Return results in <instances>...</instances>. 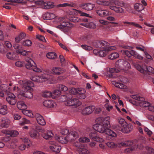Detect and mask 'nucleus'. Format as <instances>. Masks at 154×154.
<instances>
[{"label":"nucleus","mask_w":154,"mask_h":154,"mask_svg":"<svg viewBox=\"0 0 154 154\" xmlns=\"http://www.w3.org/2000/svg\"><path fill=\"white\" fill-rule=\"evenodd\" d=\"M94 129L101 134L105 133L112 137H116L115 132L111 130L110 124V118L109 116L105 117H99L95 120V124L93 126Z\"/></svg>","instance_id":"f257e3e1"},{"label":"nucleus","mask_w":154,"mask_h":154,"mask_svg":"<svg viewBox=\"0 0 154 154\" xmlns=\"http://www.w3.org/2000/svg\"><path fill=\"white\" fill-rule=\"evenodd\" d=\"M63 17L57 18L54 19V24H58L56 27L65 33L67 34L69 31V28L74 27L72 23L64 20Z\"/></svg>","instance_id":"f03ea898"},{"label":"nucleus","mask_w":154,"mask_h":154,"mask_svg":"<svg viewBox=\"0 0 154 154\" xmlns=\"http://www.w3.org/2000/svg\"><path fill=\"white\" fill-rule=\"evenodd\" d=\"M115 66L121 69H128L131 67L130 63L123 59H120L115 63Z\"/></svg>","instance_id":"7ed1b4c3"},{"label":"nucleus","mask_w":154,"mask_h":154,"mask_svg":"<svg viewBox=\"0 0 154 154\" xmlns=\"http://www.w3.org/2000/svg\"><path fill=\"white\" fill-rule=\"evenodd\" d=\"M13 90L14 92L20 95L28 98H31L33 97V94L31 92L27 91L25 92L21 90L17 86H15L13 88Z\"/></svg>","instance_id":"20e7f679"},{"label":"nucleus","mask_w":154,"mask_h":154,"mask_svg":"<svg viewBox=\"0 0 154 154\" xmlns=\"http://www.w3.org/2000/svg\"><path fill=\"white\" fill-rule=\"evenodd\" d=\"M127 82V79L124 77H122L120 80L114 81L112 82V84L116 87L119 88L124 89L126 88V86L125 84Z\"/></svg>","instance_id":"39448f33"},{"label":"nucleus","mask_w":154,"mask_h":154,"mask_svg":"<svg viewBox=\"0 0 154 154\" xmlns=\"http://www.w3.org/2000/svg\"><path fill=\"white\" fill-rule=\"evenodd\" d=\"M66 105L69 106H73L77 107L80 106L81 103L79 99L74 98L68 99L65 102Z\"/></svg>","instance_id":"423d86ee"},{"label":"nucleus","mask_w":154,"mask_h":154,"mask_svg":"<svg viewBox=\"0 0 154 154\" xmlns=\"http://www.w3.org/2000/svg\"><path fill=\"white\" fill-rule=\"evenodd\" d=\"M18 82L22 86L23 88L27 90H31L32 89V88L34 87V84L31 81L20 80Z\"/></svg>","instance_id":"0eeeda50"},{"label":"nucleus","mask_w":154,"mask_h":154,"mask_svg":"<svg viewBox=\"0 0 154 154\" xmlns=\"http://www.w3.org/2000/svg\"><path fill=\"white\" fill-rule=\"evenodd\" d=\"M135 66L139 71L144 74L143 77L144 78H145L146 77L147 70L151 73L154 74V69L151 67H149L148 68H146V67L144 68H143L139 65H136Z\"/></svg>","instance_id":"6e6552de"},{"label":"nucleus","mask_w":154,"mask_h":154,"mask_svg":"<svg viewBox=\"0 0 154 154\" xmlns=\"http://www.w3.org/2000/svg\"><path fill=\"white\" fill-rule=\"evenodd\" d=\"M116 128L124 133H128L132 130L133 126L131 124H128L127 123L122 128H120L118 125H116Z\"/></svg>","instance_id":"1a4fd4ad"},{"label":"nucleus","mask_w":154,"mask_h":154,"mask_svg":"<svg viewBox=\"0 0 154 154\" xmlns=\"http://www.w3.org/2000/svg\"><path fill=\"white\" fill-rule=\"evenodd\" d=\"M15 96L13 93L9 92L8 94L6 100L7 102L10 105H14L17 102Z\"/></svg>","instance_id":"9d476101"},{"label":"nucleus","mask_w":154,"mask_h":154,"mask_svg":"<svg viewBox=\"0 0 154 154\" xmlns=\"http://www.w3.org/2000/svg\"><path fill=\"white\" fill-rule=\"evenodd\" d=\"M95 107L94 106H89L85 107L82 111L81 113L84 115H88L94 111Z\"/></svg>","instance_id":"9b49d317"},{"label":"nucleus","mask_w":154,"mask_h":154,"mask_svg":"<svg viewBox=\"0 0 154 154\" xmlns=\"http://www.w3.org/2000/svg\"><path fill=\"white\" fill-rule=\"evenodd\" d=\"M10 123V121L6 117L2 118L1 120L0 128H8Z\"/></svg>","instance_id":"f8f14e48"},{"label":"nucleus","mask_w":154,"mask_h":154,"mask_svg":"<svg viewBox=\"0 0 154 154\" xmlns=\"http://www.w3.org/2000/svg\"><path fill=\"white\" fill-rule=\"evenodd\" d=\"M35 118L37 122L39 125L42 126L45 125L46 122L43 117L40 114L36 113L35 115Z\"/></svg>","instance_id":"ddd939ff"},{"label":"nucleus","mask_w":154,"mask_h":154,"mask_svg":"<svg viewBox=\"0 0 154 154\" xmlns=\"http://www.w3.org/2000/svg\"><path fill=\"white\" fill-rule=\"evenodd\" d=\"M81 7L83 9L89 11L93 9L95 7V5L90 3H87L81 4Z\"/></svg>","instance_id":"4468645a"},{"label":"nucleus","mask_w":154,"mask_h":154,"mask_svg":"<svg viewBox=\"0 0 154 154\" xmlns=\"http://www.w3.org/2000/svg\"><path fill=\"white\" fill-rule=\"evenodd\" d=\"M108 43L104 41H99L96 42V47L100 48L106 49L108 46Z\"/></svg>","instance_id":"2eb2a0df"},{"label":"nucleus","mask_w":154,"mask_h":154,"mask_svg":"<svg viewBox=\"0 0 154 154\" xmlns=\"http://www.w3.org/2000/svg\"><path fill=\"white\" fill-rule=\"evenodd\" d=\"M39 77L40 83H41L46 81L48 79H50L51 76L48 74L44 73L39 75Z\"/></svg>","instance_id":"dca6fc26"},{"label":"nucleus","mask_w":154,"mask_h":154,"mask_svg":"<svg viewBox=\"0 0 154 154\" xmlns=\"http://www.w3.org/2000/svg\"><path fill=\"white\" fill-rule=\"evenodd\" d=\"M44 106L47 107L52 108L56 105L54 101L51 100H46L43 103Z\"/></svg>","instance_id":"f3484780"},{"label":"nucleus","mask_w":154,"mask_h":154,"mask_svg":"<svg viewBox=\"0 0 154 154\" xmlns=\"http://www.w3.org/2000/svg\"><path fill=\"white\" fill-rule=\"evenodd\" d=\"M109 8L112 10L114 11L117 13H124V10L121 7H117L113 5L109 4Z\"/></svg>","instance_id":"a211bd4d"},{"label":"nucleus","mask_w":154,"mask_h":154,"mask_svg":"<svg viewBox=\"0 0 154 154\" xmlns=\"http://www.w3.org/2000/svg\"><path fill=\"white\" fill-rule=\"evenodd\" d=\"M76 6V4L72 2H70L68 3H64L60 4L57 5V7H75Z\"/></svg>","instance_id":"6ab92c4d"},{"label":"nucleus","mask_w":154,"mask_h":154,"mask_svg":"<svg viewBox=\"0 0 154 154\" xmlns=\"http://www.w3.org/2000/svg\"><path fill=\"white\" fill-rule=\"evenodd\" d=\"M17 106L18 109L23 111L27 108V106L25 104L23 101H19L17 103Z\"/></svg>","instance_id":"aec40b11"},{"label":"nucleus","mask_w":154,"mask_h":154,"mask_svg":"<svg viewBox=\"0 0 154 154\" xmlns=\"http://www.w3.org/2000/svg\"><path fill=\"white\" fill-rule=\"evenodd\" d=\"M52 71L54 75H59L63 72L62 68L60 67H54Z\"/></svg>","instance_id":"412c9836"},{"label":"nucleus","mask_w":154,"mask_h":154,"mask_svg":"<svg viewBox=\"0 0 154 154\" xmlns=\"http://www.w3.org/2000/svg\"><path fill=\"white\" fill-rule=\"evenodd\" d=\"M29 134L30 137L33 139H36L39 136L38 132L34 129H32L30 131Z\"/></svg>","instance_id":"4be33fe9"},{"label":"nucleus","mask_w":154,"mask_h":154,"mask_svg":"<svg viewBox=\"0 0 154 154\" xmlns=\"http://www.w3.org/2000/svg\"><path fill=\"white\" fill-rule=\"evenodd\" d=\"M26 61L27 63L25 65V67L27 69H32L34 67V65H33L32 63H33L35 64L34 62L31 59L29 60H26Z\"/></svg>","instance_id":"5701e85b"},{"label":"nucleus","mask_w":154,"mask_h":154,"mask_svg":"<svg viewBox=\"0 0 154 154\" xmlns=\"http://www.w3.org/2000/svg\"><path fill=\"white\" fill-rule=\"evenodd\" d=\"M130 53L131 56H132L135 58L140 60H142L143 59V57L138 54L134 50H131L130 51Z\"/></svg>","instance_id":"b1692460"},{"label":"nucleus","mask_w":154,"mask_h":154,"mask_svg":"<svg viewBox=\"0 0 154 154\" xmlns=\"http://www.w3.org/2000/svg\"><path fill=\"white\" fill-rule=\"evenodd\" d=\"M96 12L98 15L101 17L106 16L109 14V12L107 11L98 10L96 11Z\"/></svg>","instance_id":"393cba45"},{"label":"nucleus","mask_w":154,"mask_h":154,"mask_svg":"<svg viewBox=\"0 0 154 154\" xmlns=\"http://www.w3.org/2000/svg\"><path fill=\"white\" fill-rule=\"evenodd\" d=\"M26 34L23 32L20 33L15 38V41L17 43H19L22 40L25 38Z\"/></svg>","instance_id":"a878e982"},{"label":"nucleus","mask_w":154,"mask_h":154,"mask_svg":"<svg viewBox=\"0 0 154 154\" xmlns=\"http://www.w3.org/2000/svg\"><path fill=\"white\" fill-rule=\"evenodd\" d=\"M43 5L45 9H50L53 8L54 6V3L51 2H46L43 3Z\"/></svg>","instance_id":"bb28decb"},{"label":"nucleus","mask_w":154,"mask_h":154,"mask_svg":"<svg viewBox=\"0 0 154 154\" xmlns=\"http://www.w3.org/2000/svg\"><path fill=\"white\" fill-rule=\"evenodd\" d=\"M55 138L59 142L62 144L66 143L68 142L66 137L64 138L62 136L56 135Z\"/></svg>","instance_id":"cd10ccee"},{"label":"nucleus","mask_w":154,"mask_h":154,"mask_svg":"<svg viewBox=\"0 0 154 154\" xmlns=\"http://www.w3.org/2000/svg\"><path fill=\"white\" fill-rule=\"evenodd\" d=\"M44 18L46 20H49L54 19L55 17V14L52 13H47L44 15Z\"/></svg>","instance_id":"c85d7f7f"},{"label":"nucleus","mask_w":154,"mask_h":154,"mask_svg":"<svg viewBox=\"0 0 154 154\" xmlns=\"http://www.w3.org/2000/svg\"><path fill=\"white\" fill-rule=\"evenodd\" d=\"M50 149L55 152H59L61 149V147L59 145H53L50 146Z\"/></svg>","instance_id":"c756f323"},{"label":"nucleus","mask_w":154,"mask_h":154,"mask_svg":"<svg viewBox=\"0 0 154 154\" xmlns=\"http://www.w3.org/2000/svg\"><path fill=\"white\" fill-rule=\"evenodd\" d=\"M6 57L9 59L14 60L16 58V54L13 52H10L7 54Z\"/></svg>","instance_id":"7c9ffc66"},{"label":"nucleus","mask_w":154,"mask_h":154,"mask_svg":"<svg viewBox=\"0 0 154 154\" xmlns=\"http://www.w3.org/2000/svg\"><path fill=\"white\" fill-rule=\"evenodd\" d=\"M46 57L49 59H54L57 57V55L54 52H49L47 54Z\"/></svg>","instance_id":"2f4dec72"},{"label":"nucleus","mask_w":154,"mask_h":154,"mask_svg":"<svg viewBox=\"0 0 154 154\" xmlns=\"http://www.w3.org/2000/svg\"><path fill=\"white\" fill-rule=\"evenodd\" d=\"M53 135L54 134L53 133L50 131H47L46 133H44L42 135L43 137L45 139H49L53 137Z\"/></svg>","instance_id":"473e14b6"},{"label":"nucleus","mask_w":154,"mask_h":154,"mask_svg":"<svg viewBox=\"0 0 154 154\" xmlns=\"http://www.w3.org/2000/svg\"><path fill=\"white\" fill-rule=\"evenodd\" d=\"M18 132L16 130H10L8 132L7 135H10L12 137H15L17 136L19 134Z\"/></svg>","instance_id":"72a5a7b5"},{"label":"nucleus","mask_w":154,"mask_h":154,"mask_svg":"<svg viewBox=\"0 0 154 154\" xmlns=\"http://www.w3.org/2000/svg\"><path fill=\"white\" fill-rule=\"evenodd\" d=\"M134 9L138 12H140L143 10L144 8L143 5L137 3L134 5Z\"/></svg>","instance_id":"f704fd0d"},{"label":"nucleus","mask_w":154,"mask_h":154,"mask_svg":"<svg viewBox=\"0 0 154 154\" xmlns=\"http://www.w3.org/2000/svg\"><path fill=\"white\" fill-rule=\"evenodd\" d=\"M16 52L18 54H21L23 56H27L29 55V54L31 53V51H28L26 50L21 51L19 50L16 51Z\"/></svg>","instance_id":"c9c22d12"},{"label":"nucleus","mask_w":154,"mask_h":154,"mask_svg":"<svg viewBox=\"0 0 154 154\" xmlns=\"http://www.w3.org/2000/svg\"><path fill=\"white\" fill-rule=\"evenodd\" d=\"M150 104L149 102L145 101L144 99L143 101H140L139 102V106L142 107H148Z\"/></svg>","instance_id":"e433bc0d"},{"label":"nucleus","mask_w":154,"mask_h":154,"mask_svg":"<svg viewBox=\"0 0 154 154\" xmlns=\"http://www.w3.org/2000/svg\"><path fill=\"white\" fill-rule=\"evenodd\" d=\"M72 90L73 91L75 92V93H78L79 94H83L86 92L85 90L81 88H79L77 89L73 88Z\"/></svg>","instance_id":"4c0bfd02"},{"label":"nucleus","mask_w":154,"mask_h":154,"mask_svg":"<svg viewBox=\"0 0 154 154\" xmlns=\"http://www.w3.org/2000/svg\"><path fill=\"white\" fill-rule=\"evenodd\" d=\"M7 113V107L6 105L3 106L0 108V114L5 115Z\"/></svg>","instance_id":"58836bf2"},{"label":"nucleus","mask_w":154,"mask_h":154,"mask_svg":"<svg viewBox=\"0 0 154 154\" xmlns=\"http://www.w3.org/2000/svg\"><path fill=\"white\" fill-rule=\"evenodd\" d=\"M131 97L135 100H137V102H139L140 101H143L144 100V98L137 95H132L131 96Z\"/></svg>","instance_id":"ea45409f"},{"label":"nucleus","mask_w":154,"mask_h":154,"mask_svg":"<svg viewBox=\"0 0 154 154\" xmlns=\"http://www.w3.org/2000/svg\"><path fill=\"white\" fill-rule=\"evenodd\" d=\"M17 145V141L16 139L13 140L10 143L9 148L11 149H14L16 148Z\"/></svg>","instance_id":"a19ab883"},{"label":"nucleus","mask_w":154,"mask_h":154,"mask_svg":"<svg viewBox=\"0 0 154 154\" xmlns=\"http://www.w3.org/2000/svg\"><path fill=\"white\" fill-rule=\"evenodd\" d=\"M52 95V93L47 90L43 91L42 92V96L45 98H49L51 97Z\"/></svg>","instance_id":"79ce46f5"},{"label":"nucleus","mask_w":154,"mask_h":154,"mask_svg":"<svg viewBox=\"0 0 154 154\" xmlns=\"http://www.w3.org/2000/svg\"><path fill=\"white\" fill-rule=\"evenodd\" d=\"M22 112L24 115L29 117H32L33 116V113L30 110L24 109L23 111H22Z\"/></svg>","instance_id":"37998d69"},{"label":"nucleus","mask_w":154,"mask_h":154,"mask_svg":"<svg viewBox=\"0 0 154 154\" xmlns=\"http://www.w3.org/2000/svg\"><path fill=\"white\" fill-rule=\"evenodd\" d=\"M79 153L81 154H87L89 153V151L86 148H79L78 149Z\"/></svg>","instance_id":"c03bdc74"},{"label":"nucleus","mask_w":154,"mask_h":154,"mask_svg":"<svg viewBox=\"0 0 154 154\" xmlns=\"http://www.w3.org/2000/svg\"><path fill=\"white\" fill-rule=\"evenodd\" d=\"M118 120V122L121 127V128H122L127 123L123 118L121 117L119 118Z\"/></svg>","instance_id":"a18cd8bd"},{"label":"nucleus","mask_w":154,"mask_h":154,"mask_svg":"<svg viewBox=\"0 0 154 154\" xmlns=\"http://www.w3.org/2000/svg\"><path fill=\"white\" fill-rule=\"evenodd\" d=\"M119 57L118 53L114 52L111 53L109 56V58L111 60H114L116 59Z\"/></svg>","instance_id":"49530a36"},{"label":"nucleus","mask_w":154,"mask_h":154,"mask_svg":"<svg viewBox=\"0 0 154 154\" xmlns=\"http://www.w3.org/2000/svg\"><path fill=\"white\" fill-rule=\"evenodd\" d=\"M22 44L24 46H30L32 44L31 41L29 40H24L22 42Z\"/></svg>","instance_id":"de8ad7c7"},{"label":"nucleus","mask_w":154,"mask_h":154,"mask_svg":"<svg viewBox=\"0 0 154 154\" xmlns=\"http://www.w3.org/2000/svg\"><path fill=\"white\" fill-rule=\"evenodd\" d=\"M30 123V121L26 119L25 118H23L21 121L19 122L20 124L24 125V124H28Z\"/></svg>","instance_id":"09e8293b"},{"label":"nucleus","mask_w":154,"mask_h":154,"mask_svg":"<svg viewBox=\"0 0 154 154\" xmlns=\"http://www.w3.org/2000/svg\"><path fill=\"white\" fill-rule=\"evenodd\" d=\"M119 52L124 55H126L128 57H131L130 51H129L127 50H123L120 51Z\"/></svg>","instance_id":"8fccbe9b"},{"label":"nucleus","mask_w":154,"mask_h":154,"mask_svg":"<svg viewBox=\"0 0 154 154\" xmlns=\"http://www.w3.org/2000/svg\"><path fill=\"white\" fill-rule=\"evenodd\" d=\"M79 140V142L82 143H88L90 141V139L87 137H80Z\"/></svg>","instance_id":"3c124183"},{"label":"nucleus","mask_w":154,"mask_h":154,"mask_svg":"<svg viewBox=\"0 0 154 154\" xmlns=\"http://www.w3.org/2000/svg\"><path fill=\"white\" fill-rule=\"evenodd\" d=\"M87 27L89 28L94 29L96 27V25L93 22L88 23V25H86Z\"/></svg>","instance_id":"603ef678"},{"label":"nucleus","mask_w":154,"mask_h":154,"mask_svg":"<svg viewBox=\"0 0 154 154\" xmlns=\"http://www.w3.org/2000/svg\"><path fill=\"white\" fill-rule=\"evenodd\" d=\"M66 138L67 139L68 141L72 142L75 140L77 138H75L74 137H73L72 135L69 133L66 136Z\"/></svg>","instance_id":"864d4df0"},{"label":"nucleus","mask_w":154,"mask_h":154,"mask_svg":"<svg viewBox=\"0 0 154 154\" xmlns=\"http://www.w3.org/2000/svg\"><path fill=\"white\" fill-rule=\"evenodd\" d=\"M107 101L109 103V101L108 100H107ZM104 106L106 109L109 111H110L111 109H113L112 106L110 105L109 103H107L105 104Z\"/></svg>","instance_id":"5fc2aeb1"},{"label":"nucleus","mask_w":154,"mask_h":154,"mask_svg":"<svg viewBox=\"0 0 154 154\" xmlns=\"http://www.w3.org/2000/svg\"><path fill=\"white\" fill-rule=\"evenodd\" d=\"M97 3L101 5L109 6V5L110 3L108 1H98L97 2Z\"/></svg>","instance_id":"6e6d98bb"},{"label":"nucleus","mask_w":154,"mask_h":154,"mask_svg":"<svg viewBox=\"0 0 154 154\" xmlns=\"http://www.w3.org/2000/svg\"><path fill=\"white\" fill-rule=\"evenodd\" d=\"M135 148V146H134L129 148H127L125 150L124 152L126 153H130L132 152L134 150Z\"/></svg>","instance_id":"4d7b16f0"},{"label":"nucleus","mask_w":154,"mask_h":154,"mask_svg":"<svg viewBox=\"0 0 154 154\" xmlns=\"http://www.w3.org/2000/svg\"><path fill=\"white\" fill-rule=\"evenodd\" d=\"M12 85V84L11 83H10L9 84V86L7 85V87L6 88H5L6 90H5L4 92H6L7 94H8V93H9V92H11L10 91H11L12 90H13L14 89V86L13 87V90H12V88L11 86ZM14 91V90H13Z\"/></svg>","instance_id":"13d9d810"},{"label":"nucleus","mask_w":154,"mask_h":154,"mask_svg":"<svg viewBox=\"0 0 154 154\" xmlns=\"http://www.w3.org/2000/svg\"><path fill=\"white\" fill-rule=\"evenodd\" d=\"M81 47L83 49L87 51H90L93 49L92 47L86 45H81Z\"/></svg>","instance_id":"bf43d9fd"},{"label":"nucleus","mask_w":154,"mask_h":154,"mask_svg":"<svg viewBox=\"0 0 154 154\" xmlns=\"http://www.w3.org/2000/svg\"><path fill=\"white\" fill-rule=\"evenodd\" d=\"M59 88L63 91H67L68 90V88L66 86L62 85H59Z\"/></svg>","instance_id":"052dcab7"},{"label":"nucleus","mask_w":154,"mask_h":154,"mask_svg":"<svg viewBox=\"0 0 154 154\" xmlns=\"http://www.w3.org/2000/svg\"><path fill=\"white\" fill-rule=\"evenodd\" d=\"M23 141L27 146H30L31 142L30 140L28 138L26 137L24 138L23 140Z\"/></svg>","instance_id":"680f3d73"},{"label":"nucleus","mask_w":154,"mask_h":154,"mask_svg":"<svg viewBox=\"0 0 154 154\" xmlns=\"http://www.w3.org/2000/svg\"><path fill=\"white\" fill-rule=\"evenodd\" d=\"M35 72H42V69L38 68L35 64L34 65V67L32 69Z\"/></svg>","instance_id":"e2e57ef3"},{"label":"nucleus","mask_w":154,"mask_h":154,"mask_svg":"<svg viewBox=\"0 0 154 154\" xmlns=\"http://www.w3.org/2000/svg\"><path fill=\"white\" fill-rule=\"evenodd\" d=\"M107 146L111 148H114L115 146V144L114 142H109L106 143Z\"/></svg>","instance_id":"0e129e2a"},{"label":"nucleus","mask_w":154,"mask_h":154,"mask_svg":"<svg viewBox=\"0 0 154 154\" xmlns=\"http://www.w3.org/2000/svg\"><path fill=\"white\" fill-rule=\"evenodd\" d=\"M39 76H34L32 77L31 80L33 81L40 83Z\"/></svg>","instance_id":"69168bd1"},{"label":"nucleus","mask_w":154,"mask_h":154,"mask_svg":"<svg viewBox=\"0 0 154 154\" xmlns=\"http://www.w3.org/2000/svg\"><path fill=\"white\" fill-rule=\"evenodd\" d=\"M36 37L37 38L43 42H45L46 41L44 37L43 36L39 35H36Z\"/></svg>","instance_id":"338daca9"},{"label":"nucleus","mask_w":154,"mask_h":154,"mask_svg":"<svg viewBox=\"0 0 154 154\" xmlns=\"http://www.w3.org/2000/svg\"><path fill=\"white\" fill-rule=\"evenodd\" d=\"M97 133L95 131L91 132L89 134L90 137L94 140L97 135Z\"/></svg>","instance_id":"774afa93"}]
</instances>
